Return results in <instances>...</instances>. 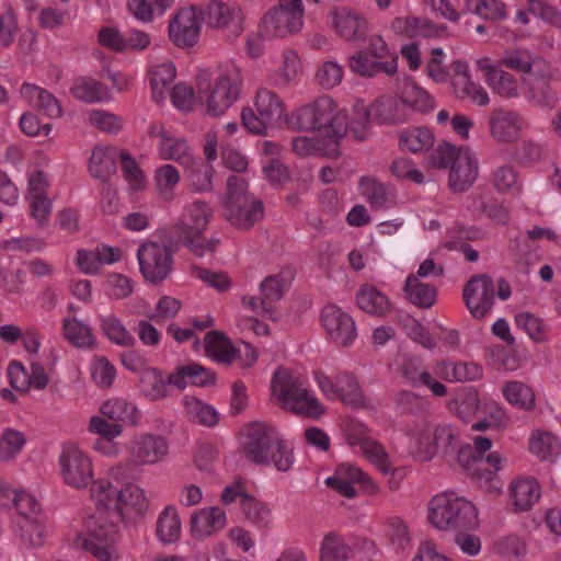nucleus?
Listing matches in <instances>:
<instances>
[{
    "mask_svg": "<svg viewBox=\"0 0 561 561\" xmlns=\"http://www.w3.org/2000/svg\"><path fill=\"white\" fill-rule=\"evenodd\" d=\"M118 522L95 510L84 519V533L77 534L73 545L98 561H119Z\"/></svg>",
    "mask_w": 561,
    "mask_h": 561,
    "instance_id": "obj_6",
    "label": "nucleus"
},
{
    "mask_svg": "<svg viewBox=\"0 0 561 561\" xmlns=\"http://www.w3.org/2000/svg\"><path fill=\"white\" fill-rule=\"evenodd\" d=\"M8 376L12 388L20 392H26L31 388L44 389L48 383V377L42 364L32 362L31 371H26L19 362H11L8 367Z\"/></svg>",
    "mask_w": 561,
    "mask_h": 561,
    "instance_id": "obj_31",
    "label": "nucleus"
},
{
    "mask_svg": "<svg viewBox=\"0 0 561 561\" xmlns=\"http://www.w3.org/2000/svg\"><path fill=\"white\" fill-rule=\"evenodd\" d=\"M434 375L424 369L420 378V386H425L433 394L443 397L447 389L436 377L447 381L476 380L481 377L482 370L476 364L440 363L434 368Z\"/></svg>",
    "mask_w": 561,
    "mask_h": 561,
    "instance_id": "obj_20",
    "label": "nucleus"
},
{
    "mask_svg": "<svg viewBox=\"0 0 561 561\" xmlns=\"http://www.w3.org/2000/svg\"><path fill=\"white\" fill-rule=\"evenodd\" d=\"M183 153L181 160L178 159L184 169L185 175L195 191H206L211 186L210 167L202 162H196L194 158L187 152L186 146L178 141V153Z\"/></svg>",
    "mask_w": 561,
    "mask_h": 561,
    "instance_id": "obj_48",
    "label": "nucleus"
},
{
    "mask_svg": "<svg viewBox=\"0 0 561 561\" xmlns=\"http://www.w3.org/2000/svg\"><path fill=\"white\" fill-rule=\"evenodd\" d=\"M272 399L284 410L318 420L327 412L324 404L296 373L279 367L271 379Z\"/></svg>",
    "mask_w": 561,
    "mask_h": 561,
    "instance_id": "obj_4",
    "label": "nucleus"
},
{
    "mask_svg": "<svg viewBox=\"0 0 561 561\" xmlns=\"http://www.w3.org/2000/svg\"><path fill=\"white\" fill-rule=\"evenodd\" d=\"M330 27L347 42H362L368 30L367 21L347 8H335L329 14Z\"/></svg>",
    "mask_w": 561,
    "mask_h": 561,
    "instance_id": "obj_28",
    "label": "nucleus"
},
{
    "mask_svg": "<svg viewBox=\"0 0 561 561\" xmlns=\"http://www.w3.org/2000/svg\"><path fill=\"white\" fill-rule=\"evenodd\" d=\"M19 93L21 99L30 106L41 111L50 118H57L62 113L58 100L50 92L38 85L25 82L20 87Z\"/></svg>",
    "mask_w": 561,
    "mask_h": 561,
    "instance_id": "obj_39",
    "label": "nucleus"
},
{
    "mask_svg": "<svg viewBox=\"0 0 561 561\" xmlns=\"http://www.w3.org/2000/svg\"><path fill=\"white\" fill-rule=\"evenodd\" d=\"M481 404L479 393L476 389L461 387L455 391L447 407L458 419L469 422L478 415Z\"/></svg>",
    "mask_w": 561,
    "mask_h": 561,
    "instance_id": "obj_44",
    "label": "nucleus"
},
{
    "mask_svg": "<svg viewBox=\"0 0 561 561\" xmlns=\"http://www.w3.org/2000/svg\"><path fill=\"white\" fill-rule=\"evenodd\" d=\"M287 124L298 130H325L324 137L337 142L347 134L346 113L330 96H321L297 108L288 116Z\"/></svg>",
    "mask_w": 561,
    "mask_h": 561,
    "instance_id": "obj_5",
    "label": "nucleus"
},
{
    "mask_svg": "<svg viewBox=\"0 0 561 561\" xmlns=\"http://www.w3.org/2000/svg\"><path fill=\"white\" fill-rule=\"evenodd\" d=\"M203 24V13L195 5L178 11V47H192L197 44Z\"/></svg>",
    "mask_w": 561,
    "mask_h": 561,
    "instance_id": "obj_36",
    "label": "nucleus"
},
{
    "mask_svg": "<svg viewBox=\"0 0 561 561\" xmlns=\"http://www.w3.org/2000/svg\"><path fill=\"white\" fill-rule=\"evenodd\" d=\"M527 448L529 454L540 462L556 465L561 460V436L552 431L533 430Z\"/></svg>",
    "mask_w": 561,
    "mask_h": 561,
    "instance_id": "obj_29",
    "label": "nucleus"
},
{
    "mask_svg": "<svg viewBox=\"0 0 561 561\" xmlns=\"http://www.w3.org/2000/svg\"><path fill=\"white\" fill-rule=\"evenodd\" d=\"M224 213L231 226L249 230L262 219L263 205L261 201L247 193L245 181L234 175L228 179Z\"/></svg>",
    "mask_w": 561,
    "mask_h": 561,
    "instance_id": "obj_10",
    "label": "nucleus"
},
{
    "mask_svg": "<svg viewBox=\"0 0 561 561\" xmlns=\"http://www.w3.org/2000/svg\"><path fill=\"white\" fill-rule=\"evenodd\" d=\"M474 66L485 84L495 95L505 100L522 96V81L511 72L504 70L496 60L488 56H482L476 59Z\"/></svg>",
    "mask_w": 561,
    "mask_h": 561,
    "instance_id": "obj_18",
    "label": "nucleus"
},
{
    "mask_svg": "<svg viewBox=\"0 0 561 561\" xmlns=\"http://www.w3.org/2000/svg\"><path fill=\"white\" fill-rule=\"evenodd\" d=\"M394 33L409 37H437L443 30L427 19L417 16L397 18L391 23Z\"/></svg>",
    "mask_w": 561,
    "mask_h": 561,
    "instance_id": "obj_52",
    "label": "nucleus"
},
{
    "mask_svg": "<svg viewBox=\"0 0 561 561\" xmlns=\"http://www.w3.org/2000/svg\"><path fill=\"white\" fill-rule=\"evenodd\" d=\"M291 148L300 157L321 156L334 159L340 156V142L328 137L297 136L291 141Z\"/></svg>",
    "mask_w": 561,
    "mask_h": 561,
    "instance_id": "obj_37",
    "label": "nucleus"
},
{
    "mask_svg": "<svg viewBox=\"0 0 561 561\" xmlns=\"http://www.w3.org/2000/svg\"><path fill=\"white\" fill-rule=\"evenodd\" d=\"M70 92L75 99L88 104L105 103L112 100L110 89L92 77L77 78Z\"/></svg>",
    "mask_w": 561,
    "mask_h": 561,
    "instance_id": "obj_46",
    "label": "nucleus"
},
{
    "mask_svg": "<svg viewBox=\"0 0 561 561\" xmlns=\"http://www.w3.org/2000/svg\"><path fill=\"white\" fill-rule=\"evenodd\" d=\"M357 111L362 115H371L376 124H402L410 119L408 110L401 100L382 95L370 104L357 101Z\"/></svg>",
    "mask_w": 561,
    "mask_h": 561,
    "instance_id": "obj_23",
    "label": "nucleus"
},
{
    "mask_svg": "<svg viewBox=\"0 0 561 561\" xmlns=\"http://www.w3.org/2000/svg\"><path fill=\"white\" fill-rule=\"evenodd\" d=\"M426 520L440 533L474 531L481 525L478 506L453 491H443L430 499Z\"/></svg>",
    "mask_w": 561,
    "mask_h": 561,
    "instance_id": "obj_3",
    "label": "nucleus"
},
{
    "mask_svg": "<svg viewBox=\"0 0 561 561\" xmlns=\"http://www.w3.org/2000/svg\"><path fill=\"white\" fill-rule=\"evenodd\" d=\"M227 525V514L218 506L204 507L191 517V531L196 538L208 537Z\"/></svg>",
    "mask_w": 561,
    "mask_h": 561,
    "instance_id": "obj_38",
    "label": "nucleus"
},
{
    "mask_svg": "<svg viewBox=\"0 0 561 561\" xmlns=\"http://www.w3.org/2000/svg\"><path fill=\"white\" fill-rule=\"evenodd\" d=\"M89 374L92 382L99 389H110L117 377L115 366L102 355H94L89 363Z\"/></svg>",
    "mask_w": 561,
    "mask_h": 561,
    "instance_id": "obj_63",
    "label": "nucleus"
},
{
    "mask_svg": "<svg viewBox=\"0 0 561 561\" xmlns=\"http://www.w3.org/2000/svg\"><path fill=\"white\" fill-rule=\"evenodd\" d=\"M357 454H360L376 470L382 474L396 472L393 461L383 444L373 438Z\"/></svg>",
    "mask_w": 561,
    "mask_h": 561,
    "instance_id": "obj_60",
    "label": "nucleus"
},
{
    "mask_svg": "<svg viewBox=\"0 0 561 561\" xmlns=\"http://www.w3.org/2000/svg\"><path fill=\"white\" fill-rule=\"evenodd\" d=\"M340 431L344 444L355 454L374 438L371 428L365 422L353 417L343 419L340 422Z\"/></svg>",
    "mask_w": 561,
    "mask_h": 561,
    "instance_id": "obj_54",
    "label": "nucleus"
},
{
    "mask_svg": "<svg viewBox=\"0 0 561 561\" xmlns=\"http://www.w3.org/2000/svg\"><path fill=\"white\" fill-rule=\"evenodd\" d=\"M167 440L151 433L133 435L127 444L130 463L135 466H151L160 462L168 454Z\"/></svg>",
    "mask_w": 561,
    "mask_h": 561,
    "instance_id": "obj_22",
    "label": "nucleus"
},
{
    "mask_svg": "<svg viewBox=\"0 0 561 561\" xmlns=\"http://www.w3.org/2000/svg\"><path fill=\"white\" fill-rule=\"evenodd\" d=\"M351 547L344 538L336 533H328L323 536L319 546L320 561H350Z\"/></svg>",
    "mask_w": 561,
    "mask_h": 561,
    "instance_id": "obj_58",
    "label": "nucleus"
},
{
    "mask_svg": "<svg viewBox=\"0 0 561 561\" xmlns=\"http://www.w3.org/2000/svg\"><path fill=\"white\" fill-rule=\"evenodd\" d=\"M324 482L329 488L347 499L356 496L355 484H359L368 495H377L380 492L379 484L359 466L352 462L340 463L334 473L328 477Z\"/></svg>",
    "mask_w": 561,
    "mask_h": 561,
    "instance_id": "obj_16",
    "label": "nucleus"
},
{
    "mask_svg": "<svg viewBox=\"0 0 561 561\" xmlns=\"http://www.w3.org/2000/svg\"><path fill=\"white\" fill-rule=\"evenodd\" d=\"M204 352L211 362L230 366L236 362L237 343L222 331L213 330L204 337Z\"/></svg>",
    "mask_w": 561,
    "mask_h": 561,
    "instance_id": "obj_32",
    "label": "nucleus"
},
{
    "mask_svg": "<svg viewBox=\"0 0 561 561\" xmlns=\"http://www.w3.org/2000/svg\"><path fill=\"white\" fill-rule=\"evenodd\" d=\"M280 433L271 424L264 422L250 423L240 437V448L245 457L255 462H265L268 453L278 440Z\"/></svg>",
    "mask_w": 561,
    "mask_h": 561,
    "instance_id": "obj_19",
    "label": "nucleus"
},
{
    "mask_svg": "<svg viewBox=\"0 0 561 561\" xmlns=\"http://www.w3.org/2000/svg\"><path fill=\"white\" fill-rule=\"evenodd\" d=\"M290 284V277L283 273L267 276L260 284L262 316L277 321L280 318V312L274 306L279 301Z\"/></svg>",
    "mask_w": 561,
    "mask_h": 561,
    "instance_id": "obj_30",
    "label": "nucleus"
},
{
    "mask_svg": "<svg viewBox=\"0 0 561 561\" xmlns=\"http://www.w3.org/2000/svg\"><path fill=\"white\" fill-rule=\"evenodd\" d=\"M530 354L526 348H506L500 344H493L485 350V359L489 365L497 370L516 371L529 360Z\"/></svg>",
    "mask_w": 561,
    "mask_h": 561,
    "instance_id": "obj_33",
    "label": "nucleus"
},
{
    "mask_svg": "<svg viewBox=\"0 0 561 561\" xmlns=\"http://www.w3.org/2000/svg\"><path fill=\"white\" fill-rule=\"evenodd\" d=\"M458 439L459 432L451 424L421 420L407 431V449L415 460L427 462L454 448Z\"/></svg>",
    "mask_w": 561,
    "mask_h": 561,
    "instance_id": "obj_8",
    "label": "nucleus"
},
{
    "mask_svg": "<svg viewBox=\"0 0 561 561\" xmlns=\"http://www.w3.org/2000/svg\"><path fill=\"white\" fill-rule=\"evenodd\" d=\"M402 104L407 106L410 119L414 113H428L435 107L434 98L414 81H408L398 92Z\"/></svg>",
    "mask_w": 561,
    "mask_h": 561,
    "instance_id": "obj_42",
    "label": "nucleus"
},
{
    "mask_svg": "<svg viewBox=\"0 0 561 561\" xmlns=\"http://www.w3.org/2000/svg\"><path fill=\"white\" fill-rule=\"evenodd\" d=\"M385 535L390 546L398 551H404L412 546V533L409 524L399 516L387 519Z\"/></svg>",
    "mask_w": 561,
    "mask_h": 561,
    "instance_id": "obj_62",
    "label": "nucleus"
},
{
    "mask_svg": "<svg viewBox=\"0 0 561 561\" xmlns=\"http://www.w3.org/2000/svg\"><path fill=\"white\" fill-rule=\"evenodd\" d=\"M150 87L154 102L163 103L169 99L175 105V66L172 62H162L152 67Z\"/></svg>",
    "mask_w": 561,
    "mask_h": 561,
    "instance_id": "obj_35",
    "label": "nucleus"
},
{
    "mask_svg": "<svg viewBox=\"0 0 561 561\" xmlns=\"http://www.w3.org/2000/svg\"><path fill=\"white\" fill-rule=\"evenodd\" d=\"M356 306L365 313L370 316L382 317L391 309L389 298L377 287L364 284L355 296Z\"/></svg>",
    "mask_w": 561,
    "mask_h": 561,
    "instance_id": "obj_45",
    "label": "nucleus"
},
{
    "mask_svg": "<svg viewBox=\"0 0 561 561\" xmlns=\"http://www.w3.org/2000/svg\"><path fill=\"white\" fill-rule=\"evenodd\" d=\"M404 293L409 301L421 308L432 307L436 299V289L414 275L407 277Z\"/></svg>",
    "mask_w": 561,
    "mask_h": 561,
    "instance_id": "obj_61",
    "label": "nucleus"
},
{
    "mask_svg": "<svg viewBox=\"0 0 561 561\" xmlns=\"http://www.w3.org/2000/svg\"><path fill=\"white\" fill-rule=\"evenodd\" d=\"M501 394L512 408L522 412H533L537 408L534 387L518 379H508L501 385Z\"/></svg>",
    "mask_w": 561,
    "mask_h": 561,
    "instance_id": "obj_34",
    "label": "nucleus"
},
{
    "mask_svg": "<svg viewBox=\"0 0 561 561\" xmlns=\"http://www.w3.org/2000/svg\"><path fill=\"white\" fill-rule=\"evenodd\" d=\"M119 151L110 146L94 147L88 163L90 174L103 181L108 179L115 172V161L119 158Z\"/></svg>",
    "mask_w": 561,
    "mask_h": 561,
    "instance_id": "obj_50",
    "label": "nucleus"
},
{
    "mask_svg": "<svg viewBox=\"0 0 561 561\" xmlns=\"http://www.w3.org/2000/svg\"><path fill=\"white\" fill-rule=\"evenodd\" d=\"M541 485L530 476H518L507 486L508 504L513 512L530 511L540 500Z\"/></svg>",
    "mask_w": 561,
    "mask_h": 561,
    "instance_id": "obj_27",
    "label": "nucleus"
},
{
    "mask_svg": "<svg viewBox=\"0 0 561 561\" xmlns=\"http://www.w3.org/2000/svg\"><path fill=\"white\" fill-rule=\"evenodd\" d=\"M123 466L113 467L104 478L94 481L90 496L95 510L116 522L142 517L149 508L145 489L133 481H123Z\"/></svg>",
    "mask_w": 561,
    "mask_h": 561,
    "instance_id": "obj_1",
    "label": "nucleus"
},
{
    "mask_svg": "<svg viewBox=\"0 0 561 561\" xmlns=\"http://www.w3.org/2000/svg\"><path fill=\"white\" fill-rule=\"evenodd\" d=\"M26 443L24 432L13 427L4 428L0 434V461H13L22 453Z\"/></svg>",
    "mask_w": 561,
    "mask_h": 561,
    "instance_id": "obj_64",
    "label": "nucleus"
},
{
    "mask_svg": "<svg viewBox=\"0 0 561 561\" xmlns=\"http://www.w3.org/2000/svg\"><path fill=\"white\" fill-rule=\"evenodd\" d=\"M328 337L340 346H351L357 337V328L352 316L341 307L325 305L320 314Z\"/></svg>",
    "mask_w": 561,
    "mask_h": 561,
    "instance_id": "obj_21",
    "label": "nucleus"
},
{
    "mask_svg": "<svg viewBox=\"0 0 561 561\" xmlns=\"http://www.w3.org/2000/svg\"><path fill=\"white\" fill-rule=\"evenodd\" d=\"M99 412L110 421L123 425L135 426L140 421L137 407L122 397H112L100 404Z\"/></svg>",
    "mask_w": 561,
    "mask_h": 561,
    "instance_id": "obj_40",
    "label": "nucleus"
},
{
    "mask_svg": "<svg viewBox=\"0 0 561 561\" xmlns=\"http://www.w3.org/2000/svg\"><path fill=\"white\" fill-rule=\"evenodd\" d=\"M451 70V87L457 98L468 100L477 106L490 104L491 98L489 92L481 84L472 81L469 65L466 61H455Z\"/></svg>",
    "mask_w": 561,
    "mask_h": 561,
    "instance_id": "obj_25",
    "label": "nucleus"
},
{
    "mask_svg": "<svg viewBox=\"0 0 561 561\" xmlns=\"http://www.w3.org/2000/svg\"><path fill=\"white\" fill-rule=\"evenodd\" d=\"M350 69L364 77H374L379 72H385L388 76H392L398 70V57L386 61H378L371 59L364 50H358L348 58Z\"/></svg>",
    "mask_w": 561,
    "mask_h": 561,
    "instance_id": "obj_43",
    "label": "nucleus"
},
{
    "mask_svg": "<svg viewBox=\"0 0 561 561\" xmlns=\"http://www.w3.org/2000/svg\"><path fill=\"white\" fill-rule=\"evenodd\" d=\"M435 142L434 133L423 126L408 127L399 134V146L403 151L421 153L427 151Z\"/></svg>",
    "mask_w": 561,
    "mask_h": 561,
    "instance_id": "obj_53",
    "label": "nucleus"
},
{
    "mask_svg": "<svg viewBox=\"0 0 561 561\" xmlns=\"http://www.w3.org/2000/svg\"><path fill=\"white\" fill-rule=\"evenodd\" d=\"M216 380V374L198 363L178 367V388H184L187 385L209 387L214 386Z\"/></svg>",
    "mask_w": 561,
    "mask_h": 561,
    "instance_id": "obj_56",
    "label": "nucleus"
},
{
    "mask_svg": "<svg viewBox=\"0 0 561 561\" xmlns=\"http://www.w3.org/2000/svg\"><path fill=\"white\" fill-rule=\"evenodd\" d=\"M171 382V375H164L161 370L153 367L146 370L142 377H139L141 393L151 400L165 397Z\"/></svg>",
    "mask_w": 561,
    "mask_h": 561,
    "instance_id": "obj_57",
    "label": "nucleus"
},
{
    "mask_svg": "<svg viewBox=\"0 0 561 561\" xmlns=\"http://www.w3.org/2000/svg\"><path fill=\"white\" fill-rule=\"evenodd\" d=\"M480 412L484 417L472 424L471 428L474 431L485 432L488 430H503L508 424L506 409L495 401L482 403Z\"/></svg>",
    "mask_w": 561,
    "mask_h": 561,
    "instance_id": "obj_59",
    "label": "nucleus"
},
{
    "mask_svg": "<svg viewBox=\"0 0 561 561\" xmlns=\"http://www.w3.org/2000/svg\"><path fill=\"white\" fill-rule=\"evenodd\" d=\"M209 22L217 27H227L234 36L243 31L244 14L240 7L228 5L217 1L210 2L207 9Z\"/></svg>",
    "mask_w": 561,
    "mask_h": 561,
    "instance_id": "obj_41",
    "label": "nucleus"
},
{
    "mask_svg": "<svg viewBox=\"0 0 561 561\" xmlns=\"http://www.w3.org/2000/svg\"><path fill=\"white\" fill-rule=\"evenodd\" d=\"M213 215L211 208L202 201L187 206L183 213L181 229L185 234H199L208 225Z\"/></svg>",
    "mask_w": 561,
    "mask_h": 561,
    "instance_id": "obj_55",
    "label": "nucleus"
},
{
    "mask_svg": "<svg viewBox=\"0 0 561 561\" xmlns=\"http://www.w3.org/2000/svg\"><path fill=\"white\" fill-rule=\"evenodd\" d=\"M458 462L482 488L491 493H501L497 474L505 468L506 458L499 451L483 457L474 455L471 447H465L458 453Z\"/></svg>",
    "mask_w": 561,
    "mask_h": 561,
    "instance_id": "obj_12",
    "label": "nucleus"
},
{
    "mask_svg": "<svg viewBox=\"0 0 561 561\" xmlns=\"http://www.w3.org/2000/svg\"><path fill=\"white\" fill-rule=\"evenodd\" d=\"M196 88L204 114L220 117L240 99L242 81L233 66L216 67L198 71Z\"/></svg>",
    "mask_w": 561,
    "mask_h": 561,
    "instance_id": "obj_2",
    "label": "nucleus"
},
{
    "mask_svg": "<svg viewBox=\"0 0 561 561\" xmlns=\"http://www.w3.org/2000/svg\"><path fill=\"white\" fill-rule=\"evenodd\" d=\"M174 236L171 229L156 231L137 251L139 268L146 280L159 283L172 271Z\"/></svg>",
    "mask_w": 561,
    "mask_h": 561,
    "instance_id": "obj_9",
    "label": "nucleus"
},
{
    "mask_svg": "<svg viewBox=\"0 0 561 561\" xmlns=\"http://www.w3.org/2000/svg\"><path fill=\"white\" fill-rule=\"evenodd\" d=\"M183 415L190 422L207 427L216 426L219 422V412L208 402L194 396L182 399Z\"/></svg>",
    "mask_w": 561,
    "mask_h": 561,
    "instance_id": "obj_47",
    "label": "nucleus"
},
{
    "mask_svg": "<svg viewBox=\"0 0 561 561\" xmlns=\"http://www.w3.org/2000/svg\"><path fill=\"white\" fill-rule=\"evenodd\" d=\"M494 291V285L486 275H478L469 280L463 297L472 317L481 319L491 311Z\"/></svg>",
    "mask_w": 561,
    "mask_h": 561,
    "instance_id": "obj_26",
    "label": "nucleus"
},
{
    "mask_svg": "<svg viewBox=\"0 0 561 561\" xmlns=\"http://www.w3.org/2000/svg\"><path fill=\"white\" fill-rule=\"evenodd\" d=\"M304 13L302 0H280L277 7L263 15L261 32L276 37L296 34L304 27Z\"/></svg>",
    "mask_w": 561,
    "mask_h": 561,
    "instance_id": "obj_14",
    "label": "nucleus"
},
{
    "mask_svg": "<svg viewBox=\"0 0 561 561\" xmlns=\"http://www.w3.org/2000/svg\"><path fill=\"white\" fill-rule=\"evenodd\" d=\"M13 502L19 514L22 540L31 547L42 546L47 536V526L38 501L31 493L20 490L14 492Z\"/></svg>",
    "mask_w": 561,
    "mask_h": 561,
    "instance_id": "obj_13",
    "label": "nucleus"
},
{
    "mask_svg": "<svg viewBox=\"0 0 561 561\" xmlns=\"http://www.w3.org/2000/svg\"><path fill=\"white\" fill-rule=\"evenodd\" d=\"M359 192L376 209H387L396 205V195L391 187L378 182L375 178L363 176L359 180Z\"/></svg>",
    "mask_w": 561,
    "mask_h": 561,
    "instance_id": "obj_49",
    "label": "nucleus"
},
{
    "mask_svg": "<svg viewBox=\"0 0 561 561\" xmlns=\"http://www.w3.org/2000/svg\"><path fill=\"white\" fill-rule=\"evenodd\" d=\"M285 107L279 96L272 90L261 88L254 98V108L244 107L241 121L250 133L264 135L268 129L287 122Z\"/></svg>",
    "mask_w": 561,
    "mask_h": 561,
    "instance_id": "obj_11",
    "label": "nucleus"
},
{
    "mask_svg": "<svg viewBox=\"0 0 561 561\" xmlns=\"http://www.w3.org/2000/svg\"><path fill=\"white\" fill-rule=\"evenodd\" d=\"M64 337L75 347L91 350L96 344V339L91 328L82 320L67 316L61 321Z\"/></svg>",
    "mask_w": 561,
    "mask_h": 561,
    "instance_id": "obj_51",
    "label": "nucleus"
},
{
    "mask_svg": "<svg viewBox=\"0 0 561 561\" xmlns=\"http://www.w3.org/2000/svg\"><path fill=\"white\" fill-rule=\"evenodd\" d=\"M427 165L435 169H449L448 185L453 192H465L479 175L476 153L466 146L457 147L442 141L427 157Z\"/></svg>",
    "mask_w": 561,
    "mask_h": 561,
    "instance_id": "obj_7",
    "label": "nucleus"
},
{
    "mask_svg": "<svg viewBox=\"0 0 561 561\" xmlns=\"http://www.w3.org/2000/svg\"><path fill=\"white\" fill-rule=\"evenodd\" d=\"M62 480L75 489L87 488L94 476L92 458L75 444H66L59 456Z\"/></svg>",
    "mask_w": 561,
    "mask_h": 561,
    "instance_id": "obj_17",
    "label": "nucleus"
},
{
    "mask_svg": "<svg viewBox=\"0 0 561 561\" xmlns=\"http://www.w3.org/2000/svg\"><path fill=\"white\" fill-rule=\"evenodd\" d=\"M527 127V122L518 112L495 110L489 118L491 138L499 144H513Z\"/></svg>",
    "mask_w": 561,
    "mask_h": 561,
    "instance_id": "obj_24",
    "label": "nucleus"
},
{
    "mask_svg": "<svg viewBox=\"0 0 561 561\" xmlns=\"http://www.w3.org/2000/svg\"><path fill=\"white\" fill-rule=\"evenodd\" d=\"M313 379L322 394L329 400H341L357 408L365 403V397L357 379L348 373L329 375L322 370L313 373Z\"/></svg>",
    "mask_w": 561,
    "mask_h": 561,
    "instance_id": "obj_15",
    "label": "nucleus"
}]
</instances>
